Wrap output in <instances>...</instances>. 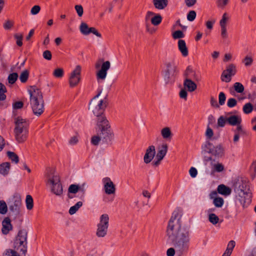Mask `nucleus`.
Segmentation results:
<instances>
[{
    "label": "nucleus",
    "instance_id": "nucleus-1",
    "mask_svg": "<svg viewBox=\"0 0 256 256\" xmlns=\"http://www.w3.org/2000/svg\"><path fill=\"white\" fill-rule=\"evenodd\" d=\"M179 214L178 210L173 212L168 222L167 227V235L172 243L174 248H170L166 251L167 256H174L176 252L178 256L186 255L189 250L190 244V226H182L180 218L176 222V225L174 222Z\"/></svg>",
    "mask_w": 256,
    "mask_h": 256
},
{
    "label": "nucleus",
    "instance_id": "nucleus-2",
    "mask_svg": "<svg viewBox=\"0 0 256 256\" xmlns=\"http://www.w3.org/2000/svg\"><path fill=\"white\" fill-rule=\"evenodd\" d=\"M233 187L235 192L240 197V202L243 207L250 204L252 201V193L248 179L240 176L236 178L233 182Z\"/></svg>",
    "mask_w": 256,
    "mask_h": 256
},
{
    "label": "nucleus",
    "instance_id": "nucleus-3",
    "mask_svg": "<svg viewBox=\"0 0 256 256\" xmlns=\"http://www.w3.org/2000/svg\"><path fill=\"white\" fill-rule=\"evenodd\" d=\"M102 126H98L96 123V130L97 135L94 136L91 138V143L94 146H98L100 142L102 140L104 143L107 144H112V142L114 139V134L111 129L110 124L108 126L101 124Z\"/></svg>",
    "mask_w": 256,
    "mask_h": 256
},
{
    "label": "nucleus",
    "instance_id": "nucleus-4",
    "mask_svg": "<svg viewBox=\"0 0 256 256\" xmlns=\"http://www.w3.org/2000/svg\"><path fill=\"white\" fill-rule=\"evenodd\" d=\"M32 90H29L30 106L34 114L40 116L44 112V101L41 90L36 86H31Z\"/></svg>",
    "mask_w": 256,
    "mask_h": 256
},
{
    "label": "nucleus",
    "instance_id": "nucleus-5",
    "mask_svg": "<svg viewBox=\"0 0 256 256\" xmlns=\"http://www.w3.org/2000/svg\"><path fill=\"white\" fill-rule=\"evenodd\" d=\"M14 133L16 140L19 143L26 140L28 133V121L18 116L14 118Z\"/></svg>",
    "mask_w": 256,
    "mask_h": 256
},
{
    "label": "nucleus",
    "instance_id": "nucleus-6",
    "mask_svg": "<svg viewBox=\"0 0 256 256\" xmlns=\"http://www.w3.org/2000/svg\"><path fill=\"white\" fill-rule=\"evenodd\" d=\"M204 147L205 151L211 154L210 156H204V161L206 162H218L220 158L224 155L225 150L221 144L214 146L210 141H206Z\"/></svg>",
    "mask_w": 256,
    "mask_h": 256
},
{
    "label": "nucleus",
    "instance_id": "nucleus-7",
    "mask_svg": "<svg viewBox=\"0 0 256 256\" xmlns=\"http://www.w3.org/2000/svg\"><path fill=\"white\" fill-rule=\"evenodd\" d=\"M28 232L26 230H20L16 236L14 242V248L25 256L27 252Z\"/></svg>",
    "mask_w": 256,
    "mask_h": 256
},
{
    "label": "nucleus",
    "instance_id": "nucleus-8",
    "mask_svg": "<svg viewBox=\"0 0 256 256\" xmlns=\"http://www.w3.org/2000/svg\"><path fill=\"white\" fill-rule=\"evenodd\" d=\"M108 104V100L106 96L104 99L101 100L98 104L96 106L92 112L96 116V123L98 124L99 126H102L101 124H105V126L110 124L104 114L105 109Z\"/></svg>",
    "mask_w": 256,
    "mask_h": 256
},
{
    "label": "nucleus",
    "instance_id": "nucleus-9",
    "mask_svg": "<svg viewBox=\"0 0 256 256\" xmlns=\"http://www.w3.org/2000/svg\"><path fill=\"white\" fill-rule=\"evenodd\" d=\"M164 66L166 68L163 71L162 76L166 83L174 82L178 73V70L174 60L166 62Z\"/></svg>",
    "mask_w": 256,
    "mask_h": 256
},
{
    "label": "nucleus",
    "instance_id": "nucleus-10",
    "mask_svg": "<svg viewBox=\"0 0 256 256\" xmlns=\"http://www.w3.org/2000/svg\"><path fill=\"white\" fill-rule=\"evenodd\" d=\"M10 216L14 219L18 218L20 215V208L22 207L21 196L18 194H14L10 202H8Z\"/></svg>",
    "mask_w": 256,
    "mask_h": 256
},
{
    "label": "nucleus",
    "instance_id": "nucleus-11",
    "mask_svg": "<svg viewBox=\"0 0 256 256\" xmlns=\"http://www.w3.org/2000/svg\"><path fill=\"white\" fill-rule=\"evenodd\" d=\"M110 63L109 61L104 62V58H100L96 62L95 68L96 69H100L96 73V78L98 80H104L106 76L107 71L110 69Z\"/></svg>",
    "mask_w": 256,
    "mask_h": 256
},
{
    "label": "nucleus",
    "instance_id": "nucleus-12",
    "mask_svg": "<svg viewBox=\"0 0 256 256\" xmlns=\"http://www.w3.org/2000/svg\"><path fill=\"white\" fill-rule=\"evenodd\" d=\"M48 182L52 185L51 190L57 196H60L62 194V188L60 182V178L58 176H48Z\"/></svg>",
    "mask_w": 256,
    "mask_h": 256
},
{
    "label": "nucleus",
    "instance_id": "nucleus-13",
    "mask_svg": "<svg viewBox=\"0 0 256 256\" xmlns=\"http://www.w3.org/2000/svg\"><path fill=\"white\" fill-rule=\"evenodd\" d=\"M236 73V66L235 64H231L228 65L226 69L222 72L220 79L222 82H228L231 80L232 76H234Z\"/></svg>",
    "mask_w": 256,
    "mask_h": 256
},
{
    "label": "nucleus",
    "instance_id": "nucleus-14",
    "mask_svg": "<svg viewBox=\"0 0 256 256\" xmlns=\"http://www.w3.org/2000/svg\"><path fill=\"white\" fill-rule=\"evenodd\" d=\"M80 72L81 66L79 65H78L70 74V76L69 78V84L70 87L74 88L78 84L80 80Z\"/></svg>",
    "mask_w": 256,
    "mask_h": 256
},
{
    "label": "nucleus",
    "instance_id": "nucleus-15",
    "mask_svg": "<svg viewBox=\"0 0 256 256\" xmlns=\"http://www.w3.org/2000/svg\"><path fill=\"white\" fill-rule=\"evenodd\" d=\"M104 192L107 194H114L116 192V186L114 182L108 177L104 178L102 179Z\"/></svg>",
    "mask_w": 256,
    "mask_h": 256
},
{
    "label": "nucleus",
    "instance_id": "nucleus-16",
    "mask_svg": "<svg viewBox=\"0 0 256 256\" xmlns=\"http://www.w3.org/2000/svg\"><path fill=\"white\" fill-rule=\"evenodd\" d=\"M156 155L155 146L153 145L149 146L146 150L144 157V160L146 164L150 163Z\"/></svg>",
    "mask_w": 256,
    "mask_h": 256
},
{
    "label": "nucleus",
    "instance_id": "nucleus-17",
    "mask_svg": "<svg viewBox=\"0 0 256 256\" xmlns=\"http://www.w3.org/2000/svg\"><path fill=\"white\" fill-rule=\"evenodd\" d=\"M2 231L3 234H7L12 229V226L11 224V221L8 217H6L2 222Z\"/></svg>",
    "mask_w": 256,
    "mask_h": 256
},
{
    "label": "nucleus",
    "instance_id": "nucleus-18",
    "mask_svg": "<svg viewBox=\"0 0 256 256\" xmlns=\"http://www.w3.org/2000/svg\"><path fill=\"white\" fill-rule=\"evenodd\" d=\"M184 86L185 88H186L188 90L192 92L194 91L197 88L196 83L189 78H186L184 82Z\"/></svg>",
    "mask_w": 256,
    "mask_h": 256
},
{
    "label": "nucleus",
    "instance_id": "nucleus-19",
    "mask_svg": "<svg viewBox=\"0 0 256 256\" xmlns=\"http://www.w3.org/2000/svg\"><path fill=\"white\" fill-rule=\"evenodd\" d=\"M168 150V144H163L162 146H158L156 157L158 158L160 160H162L166 155Z\"/></svg>",
    "mask_w": 256,
    "mask_h": 256
},
{
    "label": "nucleus",
    "instance_id": "nucleus-20",
    "mask_svg": "<svg viewBox=\"0 0 256 256\" xmlns=\"http://www.w3.org/2000/svg\"><path fill=\"white\" fill-rule=\"evenodd\" d=\"M184 76L186 78H189L192 80L198 81L199 80L198 76L196 72L194 71L190 68V66H188L184 72Z\"/></svg>",
    "mask_w": 256,
    "mask_h": 256
},
{
    "label": "nucleus",
    "instance_id": "nucleus-21",
    "mask_svg": "<svg viewBox=\"0 0 256 256\" xmlns=\"http://www.w3.org/2000/svg\"><path fill=\"white\" fill-rule=\"evenodd\" d=\"M178 48L183 56H187L188 54V51L186 47V42L183 40H180L178 41Z\"/></svg>",
    "mask_w": 256,
    "mask_h": 256
},
{
    "label": "nucleus",
    "instance_id": "nucleus-22",
    "mask_svg": "<svg viewBox=\"0 0 256 256\" xmlns=\"http://www.w3.org/2000/svg\"><path fill=\"white\" fill-rule=\"evenodd\" d=\"M218 192L222 195L228 196L232 192V190L224 184H221L218 186Z\"/></svg>",
    "mask_w": 256,
    "mask_h": 256
},
{
    "label": "nucleus",
    "instance_id": "nucleus-23",
    "mask_svg": "<svg viewBox=\"0 0 256 256\" xmlns=\"http://www.w3.org/2000/svg\"><path fill=\"white\" fill-rule=\"evenodd\" d=\"M226 122L230 126H236L237 124H240L242 122V118L238 116H232L228 118H226Z\"/></svg>",
    "mask_w": 256,
    "mask_h": 256
},
{
    "label": "nucleus",
    "instance_id": "nucleus-24",
    "mask_svg": "<svg viewBox=\"0 0 256 256\" xmlns=\"http://www.w3.org/2000/svg\"><path fill=\"white\" fill-rule=\"evenodd\" d=\"M97 227L98 228L96 232V236L99 238L105 236L107 234L108 227L98 225H97Z\"/></svg>",
    "mask_w": 256,
    "mask_h": 256
},
{
    "label": "nucleus",
    "instance_id": "nucleus-25",
    "mask_svg": "<svg viewBox=\"0 0 256 256\" xmlns=\"http://www.w3.org/2000/svg\"><path fill=\"white\" fill-rule=\"evenodd\" d=\"M154 4L156 8L164 9L168 4V0H153Z\"/></svg>",
    "mask_w": 256,
    "mask_h": 256
},
{
    "label": "nucleus",
    "instance_id": "nucleus-26",
    "mask_svg": "<svg viewBox=\"0 0 256 256\" xmlns=\"http://www.w3.org/2000/svg\"><path fill=\"white\" fill-rule=\"evenodd\" d=\"M10 164L8 162H5L0 164V173L4 175H7L10 170Z\"/></svg>",
    "mask_w": 256,
    "mask_h": 256
},
{
    "label": "nucleus",
    "instance_id": "nucleus-27",
    "mask_svg": "<svg viewBox=\"0 0 256 256\" xmlns=\"http://www.w3.org/2000/svg\"><path fill=\"white\" fill-rule=\"evenodd\" d=\"M109 217L107 214H102L100 218V222L98 224V226H102L108 227Z\"/></svg>",
    "mask_w": 256,
    "mask_h": 256
},
{
    "label": "nucleus",
    "instance_id": "nucleus-28",
    "mask_svg": "<svg viewBox=\"0 0 256 256\" xmlns=\"http://www.w3.org/2000/svg\"><path fill=\"white\" fill-rule=\"evenodd\" d=\"M161 134L163 138L166 140L170 139L172 136L170 129L168 127L162 128L161 130Z\"/></svg>",
    "mask_w": 256,
    "mask_h": 256
},
{
    "label": "nucleus",
    "instance_id": "nucleus-29",
    "mask_svg": "<svg viewBox=\"0 0 256 256\" xmlns=\"http://www.w3.org/2000/svg\"><path fill=\"white\" fill-rule=\"evenodd\" d=\"M82 206V202H78L75 205L70 208L68 212L72 215L76 213L78 210Z\"/></svg>",
    "mask_w": 256,
    "mask_h": 256
},
{
    "label": "nucleus",
    "instance_id": "nucleus-30",
    "mask_svg": "<svg viewBox=\"0 0 256 256\" xmlns=\"http://www.w3.org/2000/svg\"><path fill=\"white\" fill-rule=\"evenodd\" d=\"M233 88L234 90L240 94L242 93L244 90V86L239 82H236L234 84Z\"/></svg>",
    "mask_w": 256,
    "mask_h": 256
},
{
    "label": "nucleus",
    "instance_id": "nucleus-31",
    "mask_svg": "<svg viewBox=\"0 0 256 256\" xmlns=\"http://www.w3.org/2000/svg\"><path fill=\"white\" fill-rule=\"evenodd\" d=\"M26 206L28 210H30L34 206V201L32 196L30 195H27L26 200Z\"/></svg>",
    "mask_w": 256,
    "mask_h": 256
},
{
    "label": "nucleus",
    "instance_id": "nucleus-32",
    "mask_svg": "<svg viewBox=\"0 0 256 256\" xmlns=\"http://www.w3.org/2000/svg\"><path fill=\"white\" fill-rule=\"evenodd\" d=\"M7 156L12 162H14L16 164H18V162L19 158L14 152L8 151L7 152Z\"/></svg>",
    "mask_w": 256,
    "mask_h": 256
},
{
    "label": "nucleus",
    "instance_id": "nucleus-33",
    "mask_svg": "<svg viewBox=\"0 0 256 256\" xmlns=\"http://www.w3.org/2000/svg\"><path fill=\"white\" fill-rule=\"evenodd\" d=\"M254 109L253 105L250 102L246 104L242 108L243 112L246 114H249L252 112Z\"/></svg>",
    "mask_w": 256,
    "mask_h": 256
},
{
    "label": "nucleus",
    "instance_id": "nucleus-34",
    "mask_svg": "<svg viewBox=\"0 0 256 256\" xmlns=\"http://www.w3.org/2000/svg\"><path fill=\"white\" fill-rule=\"evenodd\" d=\"M162 21V17L160 14L155 15L151 19V22L154 26H158Z\"/></svg>",
    "mask_w": 256,
    "mask_h": 256
},
{
    "label": "nucleus",
    "instance_id": "nucleus-35",
    "mask_svg": "<svg viewBox=\"0 0 256 256\" xmlns=\"http://www.w3.org/2000/svg\"><path fill=\"white\" fill-rule=\"evenodd\" d=\"M219 218L214 214L210 213L208 214V220L212 224L216 225L219 222Z\"/></svg>",
    "mask_w": 256,
    "mask_h": 256
},
{
    "label": "nucleus",
    "instance_id": "nucleus-36",
    "mask_svg": "<svg viewBox=\"0 0 256 256\" xmlns=\"http://www.w3.org/2000/svg\"><path fill=\"white\" fill-rule=\"evenodd\" d=\"M29 76L28 70H26L20 74V80L22 83H25L27 82Z\"/></svg>",
    "mask_w": 256,
    "mask_h": 256
},
{
    "label": "nucleus",
    "instance_id": "nucleus-37",
    "mask_svg": "<svg viewBox=\"0 0 256 256\" xmlns=\"http://www.w3.org/2000/svg\"><path fill=\"white\" fill-rule=\"evenodd\" d=\"M18 74L16 72L10 74L8 78V82L11 84H14L18 80Z\"/></svg>",
    "mask_w": 256,
    "mask_h": 256
},
{
    "label": "nucleus",
    "instance_id": "nucleus-38",
    "mask_svg": "<svg viewBox=\"0 0 256 256\" xmlns=\"http://www.w3.org/2000/svg\"><path fill=\"white\" fill-rule=\"evenodd\" d=\"M213 204L216 208H221L224 204V199L221 197H216L213 200Z\"/></svg>",
    "mask_w": 256,
    "mask_h": 256
},
{
    "label": "nucleus",
    "instance_id": "nucleus-39",
    "mask_svg": "<svg viewBox=\"0 0 256 256\" xmlns=\"http://www.w3.org/2000/svg\"><path fill=\"white\" fill-rule=\"evenodd\" d=\"M6 92V88L5 86L2 83H0V100H4L6 98V95L4 94Z\"/></svg>",
    "mask_w": 256,
    "mask_h": 256
},
{
    "label": "nucleus",
    "instance_id": "nucleus-40",
    "mask_svg": "<svg viewBox=\"0 0 256 256\" xmlns=\"http://www.w3.org/2000/svg\"><path fill=\"white\" fill-rule=\"evenodd\" d=\"M89 28H90L86 23L84 22L81 23L80 26V30L82 34L84 35H88V31L89 30Z\"/></svg>",
    "mask_w": 256,
    "mask_h": 256
},
{
    "label": "nucleus",
    "instance_id": "nucleus-41",
    "mask_svg": "<svg viewBox=\"0 0 256 256\" xmlns=\"http://www.w3.org/2000/svg\"><path fill=\"white\" fill-rule=\"evenodd\" d=\"M8 212V206L6 202L2 200H0V214H6Z\"/></svg>",
    "mask_w": 256,
    "mask_h": 256
},
{
    "label": "nucleus",
    "instance_id": "nucleus-42",
    "mask_svg": "<svg viewBox=\"0 0 256 256\" xmlns=\"http://www.w3.org/2000/svg\"><path fill=\"white\" fill-rule=\"evenodd\" d=\"M79 190V185L72 184L68 188V193L75 194L78 192Z\"/></svg>",
    "mask_w": 256,
    "mask_h": 256
},
{
    "label": "nucleus",
    "instance_id": "nucleus-43",
    "mask_svg": "<svg viewBox=\"0 0 256 256\" xmlns=\"http://www.w3.org/2000/svg\"><path fill=\"white\" fill-rule=\"evenodd\" d=\"M64 72L62 68H56L53 72V75L56 78H61L64 76Z\"/></svg>",
    "mask_w": 256,
    "mask_h": 256
},
{
    "label": "nucleus",
    "instance_id": "nucleus-44",
    "mask_svg": "<svg viewBox=\"0 0 256 256\" xmlns=\"http://www.w3.org/2000/svg\"><path fill=\"white\" fill-rule=\"evenodd\" d=\"M235 245L236 242L234 240H230L228 244L227 248L225 252L232 254L233 249L235 246Z\"/></svg>",
    "mask_w": 256,
    "mask_h": 256
},
{
    "label": "nucleus",
    "instance_id": "nucleus-45",
    "mask_svg": "<svg viewBox=\"0 0 256 256\" xmlns=\"http://www.w3.org/2000/svg\"><path fill=\"white\" fill-rule=\"evenodd\" d=\"M196 16V13L194 10H190L187 14V19L190 22L194 21Z\"/></svg>",
    "mask_w": 256,
    "mask_h": 256
},
{
    "label": "nucleus",
    "instance_id": "nucleus-46",
    "mask_svg": "<svg viewBox=\"0 0 256 256\" xmlns=\"http://www.w3.org/2000/svg\"><path fill=\"white\" fill-rule=\"evenodd\" d=\"M184 36V34L180 30H176L172 34V37L174 39L183 38Z\"/></svg>",
    "mask_w": 256,
    "mask_h": 256
},
{
    "label": "nucleus",
    "instance_id": "nucleus-47",
    "mask_svg": "<svg viewBox=\"0 0 256 256\" xmlns=\"http://www.w3.org/2000/svg\"><path fill=\"white\" fill-rule=\"evenodd\" d=\"M226 100V96L224 92H220L218 95L219 105L222 106L224 104Z\"/></svg>",
    "mask_w": 256,
    "mask_h": 256
},
{
    "label": "nucleus",
    "instance_id": "nucleus-48",
    "mask_svg": "<svg viewBox=\"0 0 256 256\" xmlns=\"http://www.w3.org/2000/svg\"><path fill=\"white\" fill-rule=\"evenodd\" d=\"M14 38L16 40V44L19 46H21L22 45V38L23 36L22 34H16L14 36Z\"/></svg>",
    "mask_w": 256,
    "mask_h": 256
},
{
    "label": "nucleus",
    "instance_id": "nucleus-49",
    "mask_svg": "<svg viewBox=\"0 0 256 256\" xmlns=\"http://www.w3.org/2000/svg\"><path fill=\"white\" fill-rule=\"evenodd\" d=\"M214 135V132L212 130L209 126H208L206 132V141H210Z\"/></svg>",
    "mask_w": 256,
    "mask_h": 256
},
{
    "label": "nucleus",
    "instance_id": "nucleus-50",
    "mask_svg": "<svg viewBox=\"0 0 256 256\" xmlns=\"http://www.w3.org/2000/svg\"><path fill=\"white\" fill-rule=\"evenodd\" d=\"M74 8L76 12V13L78 16L81 17L84 14V9L82 5L78 4L76 5Z\"/></svg>",
    "mask_w": 256,
    "mask_h": 256
},
{
    "label": "nucleus",
    "instance_id": "nucleus-51",
    "mask_svg": "<svg viewBox=\"0 0 256 256\" xmlns=\"http://www.w3.org/2000/svg\"><path fill=\"white\" fill-rule=\"evenodd\" d=\"M237 104L236 100L234 98H230L228 100L227 102V106L229 108H233Z\"/></svg>",
    "mask_w": 256,
    "mask_h": 256
},
{
    "label": "nucleus",
    "instance_id": "nucleus-52",
    "mask_svg": "<svg viewBox=\"0 0 256 256\" xmlns=\"http://www.w3.org/2000/svg\"><path fill=\"white\" fill-rule=\"evenodd\" d=\"M42 56L46 60H52V53L49 50H46L44 51L43 52Z\"/></svg>",
    "mask_w": 256,
    "mask_h": 256
},
{
    "label": "nucleus",
    "instance_id": "nucleus-53",
    "mask_svg": "<svg viewBox=\"0 0 256 256\" xmlns=\"http://www.w3.org/2000/svg\"><path fill=\"white\" fill-rule=\"evenodd\" d=\"M24 106V103L22 101H18L13 103L12 108L14 110L21 108Z\"/></svg>",
    "mask_w": 256,
    "mask_h": 256
},
{
    "label": "nucleus",
    "instance_id": "nucleus-54",
    "mask_svg": "<svg viewBox=\"0 0 256 256\" xmlns=\"http://www.w3.org/2000/svg\"><path fill=\"white\" fill-rule=\"evenodd\" d=\"M252 58L251 57L248 56H246L243 60V62L244 63V65L246 66L252 65Z\"/></svg>",
    "mask_w": 256,
    "mask_h": 256
},
{
    "label": "nucleus",
    "instance_id": "nucleus-55",
    "mask_svg": "<svg viewBox=\"0 0 256 256\" xmlns=\"http://www.w3.org/2000/svg\"><path fill=\"white\" fill-rule=\"evenodd\" d=\"M40 10V7L38 5L34 6L30 10V13L32 15L37 14Z\"/></svg>",
    "mask_w": 256,
    "mask_h": 256
},
{
    "label": "nucleus",
    "instance_id": "nucleus-56",
    "mask_svg": "<svg viewBox=\"0 0 256 256\" xmlns=\"http://www.w3.org/2000/svg\"><path fill=\"white\" fill-rule=\"evenodd\" d=\"M226 122V118H224L223 116H220L218 120V124L219 126L222 128L225 126Z\"/></svg>",
    "mask_w": 256,
    "mask_h": 256
},
{
    "label": "nucleus",
    "instance_id": "nucleus-57",
    "mask_svg": "<svg viewBox=\"0 0 256 256\" xmlns=\"http://www.w3.org/2000/svg\"><path fill=\"white\" fill-rule=\"evenodd\" d=\"M86 183H83L82 185L79 186L80 190L78 191L82 193V194L80 196V198H84V194L86 191Z\"/></svg>",
    "mask_w": 256,
    "mask_h": 256
},
{
    "label": "nucleus",
    "instance_id": "nucleus-58",
    "mask_svg": "<svg viewBox=\"0 0 256 256\" xmlns=\"http://www.w3.org/2000/svg\"><path fill=\"white\" fill-rule=\"evenodd\" d=\"M210 105L212 107H214L216 108H220V106L218 104L216 99L214 98L213 96L210 97Z\"/></svg>",
    "mask_w": 256,
    "mask_h": 256
},
{
    "label": "nucleus",
    "instance_id": "nucleus-59",
    "mask_svg": "<svg viewBox=\"0 0 256 256\" xmlns=\"http://www.w3.org/2000/svg\"><path fill=\"white\" fill-rule=\"evenodd\" d=\"M190 176L192 178H196L198 174L197 170L194 167H191L189 170Z\"/></svg>",
    "mask_w": 256,
    "mask_h": 256
},
{
    "label": "nucleus",
    "instance_id": "nucleus-60",
    "mask_svg": "<svg viewBox=\"0 0 256 256\" xmlns=\"http://www.w3.org/2000/svg\"><path fill=\"white\" fill-rule=\"evenodd\" d=\"M224 170V166L222 164L218 163L214 165V170L216 172H220L223 171Z\"/></svg>",
    "mask_w": 256,
    "mask_h": 256
},
{
    "label": "nucleus",
    "instance_id": "nucleus-61",
    "mask_svg": "<svg viewBox=\"0 0 256 256\" xmlns=\"http://www.w3.org/2000/svg\"><path fill=\"white\" fill-rule=\"evenodd\" d=\"M221 28V36L222 38H228V34L226 26H220Z\"/></svg>",
    "mask_w": 256,
    "mask_h": 256
},
{
    "label": "nucleus",
    "instance_id": "nucleus-62",
    "mask_svg": "<svg viewBox=\"0 0 256 256\" xmlns=\"http://www.w3.org/2000/svg\"><path fill=\"white\" fill-rule=\"evenodd\" d=\"M227 20L228 18L226 17V14L224 13L222 16V20H220V26H226V23Z\"/></svg>",
    "mask_w": 256,
    "mask_h": 256
},
{
    "label": "nucleus",
    "instance_id": "nucleus-63",
    "mask_svg": "<svg viewBox=\"0 0 256 256\" xmlns=\"http://www.w3.org/2000/svg\"><path fill=\"white\" fill-rule=\"evenodd\" d=\"M180 96L182 98H184L185 100L187 99L188 92L185 89H182L180 92Z\"/></svg>",
    "mask_w": 256,
    "mask_h": 256
},
{
    "label": "nucleus",
    "instance_id": "nucleus-64",
    "mask_svg": "<svg viewBox=\"0 0 256 256\" xmlns=\"http://www.w3.org/2000/svg\"><path fill=\"white\" fill-rule=\"evenodd\" d=\"M13 26L12 22L10 20H7L4 24V28L5 30H10Z\"/></svg>",
    "mask_w": 256,
    "mask_h": 256
}]
</instances>
